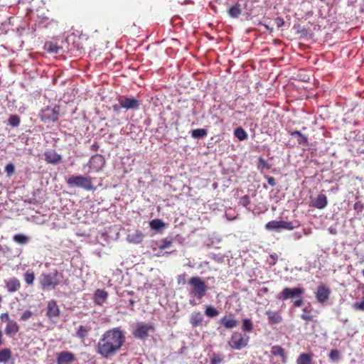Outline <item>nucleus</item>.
<instances>
[{
  "instance_id": "obj_16",
  "label": "nucleus",
  "mask_w": 364,
  "mask_h": 364,
  "mask_svg": "<svg viewBox=\"0 0 364 364\" xmlns=\"http://www.w3.org/2000/svg\"><path fill=\"white\" fill-rule=\"evenodd\" d=\"M144 236V234L141 230H136L134 232L129 233L126 237V240L129 243L138 245L143 242Z\"/></svg>"
},
{
  "instance_id": "obj_35",
  "label": "nucleus",
  "mask_w": 364,
  "mask_h": 364,
  "mask_svg": "<svg viewBox=\"0 0 364 364\" xmlns=\"http://www.w3.org/2000/svg\"><path fill=\"white\" fill-rule=\"evenodd\" d=\"M152 230H158L165 226V223L160 219H154L149 223Z\"/></svg>"
},
{
  "instance_id": "obj_44",
  "label": "nucleus",
  "mask_w": 364,
  "mask_h": 364,
  "mask_svg": "<svg viewBox=\"0 0 364 364\" xmlns=\"http://www.w3.org/2000/svg\"><path fill=\"white\" fill-rule=\"evenodd\" d=\"M5 171L9 176H11L15 171V167L12 164H9L6 166Z\"/></svg>"
},
{
  "instance_id": "obj_1",
  "label": "nucleus",
  "mask_w": 364,
  "mask_h": 364,
  "mask_svg": "<svg viewBox=\"0 0 364 364\" xmlns=\"http://www.w3.org/2000/svg\"><path fill=\"white\" fill-rule=\"evenodd\" d=\"M124 332L118 327L105 331L97 344V352L105 358L114 356L125 342Z\"/></svg>"
},
{
  "instance_id": "obj_27",
  "label": "nucleus",
  "mask_w": 364,
  "mask_h": 364,
  "mask_svg": "<svg viewBox=\"0 0 364 364\" xmlns=\"http://www.w3.org/2000/svg\"><path fill=\"white\" fill-rule=\"evenodd\" d=\"M11 351L9 348L0 350V363H7L11 358Z\"/></svg>"
},
{
  "instance_id": "obj_6",
  "label": "nucleus",
  "mask_w": 364,
  "mask_h": 364,
  "mask_svg": "<svg viewBox=\"0 0 364 364\" xmlns=\"http://www.w3.org/2000/svg\"><path fill=\"white\" fill-rule=\"evenodd\" d=\"M249 339V336H243L238 332H235L232 334L228 344L230 348L234 350H241L247 346Z\"/></svg>"
},
{
  "instance_id": "obj_49",
  "label": "nucleus",
  "mask_w": 364,
  "mask_h": 364,
  "mask_svg": "<svg viewBox=\"0 0 364 364\" xmlns=\"http://www.w3.org/2000/svg\"><path fill=\"white\" fill-rule=\"evenodd\" d=\"M1 319L2 321H4V319H6L7 321H9V320H11V319L9 318V314H8L7 313L2 314L1 315Z\"/></svg>"
},
{
  "instance_id": "obj_59",
  "label": "nucleus",
  "mask_w": 364,
  "mask_h": 364,
  "mask_svg": "<svg viewBox=\"0 0 364 364\" xmlns=\"http://www.w3.org/2000/svg\"><path fill=\"white\" fill-rule=\"evenodd\" d=\"M2 250V247H1V245H0V251Z\"/></svg>"
},
{
  "instance_id": "obj_40",
  "label": "nucleus",
  "mask_w": 364,
  "mask_h": 364,
  "mask_svg": "<svg viewBox=\"0 0 364 364\" xmlns=\"http://www.w3.org/2000/svg\"><path fill=\"white\" fill-rule=\"evenodd\" d=\"M257 168L260 170H269L271 168V166L267 162L266 160L260 157L258 160Z\"/></svg>"
},
{
  "instance_id": "obj_2",
  "label": "nucleus",
  "mask_w": 364,
  "mask_h": 364,
  "mask_svg": "<svg viewBox=\"0 0 364 364\" xmlns=\"http://www.w3.org/2000/svg\"><path fill=\"white\" fill-rule=\"evenodd\" d=\"M66 182L69 186L82 188L87 191H94L96 187L93 183V178L90 176L73 175Z\"/></svg>"
},
{
  "instance_id": "obj_46",
  "label": "nucleus",
  "mask_w": 364,
  "mask_h": 364,
  "mask_svg": "<svg viewBox=\"0 0 364 364\" xmlns=\"http://www.w3.org/2000/svg\"><path fill=\"white\" fill-rule=\"evenodd\" d=\"M353 208L357 212H362L364 209V205L360 201H358L354 204Z\"/></svg>"
},
{
  "instance_id": "obj_47",
  "label": "nucleus",
  "mask_w": 364,
  "mask_h": 364,
  "mask_svg": "<svg viewBox=\"0 0 364 364\" xmlns=\"http://www.w3.org/2000/svg\"><path fill=\"white\" fill-rule=\"evenodd\" d=\"M329 356L333 360H336L338 358L339 353L337 350H332L330 352Z\"/></svg>"
},
{
  "instance_id": "obj_23",
  "label": "nucleus",
  "mask_w": 364,
  "mask_h": 364,
  "mask_svg": "<svg viewBox=\"0 0 364 364\" xmlns=\"http://www.w3.org/2000/svg\"><path fill=\"white\" fill-rule=\"evenodd\" d=\"M327 198L324 194H319L312 201V206L318 209H323L327 205Z\"/></svg>"
},
{
  "instance_id": "obj_45",
  "label": "nucleus",
  "mask_w": 364,
  "mask_h": 364,
  "mask_svg": "<svg viewBox=\"0 0 364 364\" xmlns=\"http://www.w3.org/2000/svg\"><path fill=\"white\" fill-rule=\"evenodd\" d=\"M32 316V312L30 310L25 311L21 316V319L23 321H27Z\"/></svg>"
},
{
  "instance_id": "obj_53",
  "label": "nucleus",
  "mask_w": 364,
  "mask_h": 364,
  "mask_svg": "<svg viewBox=\"0 0 364 364\" xmlns=\"http://www.w3.org/2000/svg\"><path fill=\"white\" fill-rule=\"evenodd\" d=\"M113 109L115 111H118L119 110V106L117 105H113Z\"/></svg>"
},
{
  "instance_id": "obj_39",
  "label": "nucleus",
  "mask_w": 364,
  "mask_h": 364,
  "mask_svg": "<svg viewBox=\"0 0 364 364\" xmlns=\"http://www.w3.org/2000/svg\"><path fill=\"white\" fill-rule=\"evenodd\" d=\"M253 329L252 322L249 318H245L242 322V330L245 332H251Z\"/></svg>"
},
{
  "instance_id": "obj_58",
  "label": "nucleus",
  "mask_w": 364,
  "mask_h": 364,
  "mask_svg": "<svg viewBox=\"0 0 364 364\" xmlns=\"http://www.w3.org/2000/svg\"><path fill=\"white\" fill-rule=\"evenodd\" d=\"M264 291L265 292H267V288H264Z\"/></svg>"
},
{
  "instance_id": "obj_8",
  "label": "nucleus",
  "mask_w": 364,
  "mask_h": 364,
  "mask_svg": "<svg viewBox=\"0 0 364 364\" xmlns=\"http://www.w3.org/2000/svg\"><path fill=\"white\" fill-rule=\"evenodd\" d=\"M155 327L154 324H147L145 323H139L133 331V336L139 339L145 340L149 336V332H154Z\"/></svg>"
},
{
  "instance_id": "obj_11",
  "label": "nucleus",
  "mask_w": 364,
  "mask_h": 364,
  "mask_svg": "<svg viewBox=\"0 0 364 364\" xmlns=\"http://www.w3.org/2000/svg\"><path fill=\"white\" fill-rule=\"evenodd\" d=\"M304 292V289L295 287L293 289L285 287L282 291H281L277 298L279 300H287L289 298H293L296 296H300Z\"/></svg>"
},
{
  "instance_id": "obj_10",
  "label": "nucleus",
  "mask_w": 364,
  "mask_h": 364,
  "mask_svg": "<svg viewBox=\"0 0 364 364\" xmlns=\"http://www.w3.org/2000/svg\"><path fill=\"white\" fill-rule=\"evenodd\" d=\"M60 316V309L55 300H50L47 304L46 316L53 322H56Z\"/></svg>"
},
{
  "instance_id": "obj_51",
  "label": "nucleus",
  "mask_w": 364,
  "mask_h": 364,
  "mask_svg": "<svg viewBox=\"0 0 364 364\" xmlns=\"http://www.w3.org/2000/svg\"><path fill=\"white\" fill-rule=\"evenodd\" d=\"M182 277H183V279H181V280H179V281H178V283L182 282L183 284H185V283H186L185 274H183Z\"/></svg>"
},
{
  "instance_id": "obj_32",
  "label": "nucleus",
  "mask_w": 364,
  "mask_h": 364,
  "mask_svg": "<svg viewBox=\"0 0 364 364\" xmlns=\"http://www.w3.org/2000/svg\"><path fill=\"white\" fill-rule=\"evenodd\" d=\"M301 318L306 321H312L314 320V315L311 313V310L307 307L303 309Z\"/></svg>"
},
{
  "instance_id": "obj_22",
  "label": "nucleus",
  "mask_w": 364,
  "mask_h": 364,
  "mask_svg": "<svg viewBox=\"0 0 364 364\" xmlns=\"http://www.w3.org/2000/svg\"><path fill=\"white\" fill-rule=\"evenodd\" d=\"M19 331L18 324L14 320H9L5 328V333L9 336L16 335Z\"/></svg>"
},
{
  "instance_id": "obj_15",
  "label": "nucleus",
  "mask_w": 364,
  "mask_h": 364,
  "mask_svg": "<svg viewBox=\"0 0 364 364\" xmlns=\"http://www.w3.org/2000/svg\"><path fill=\"white\" fill-rule=\"evenodd\" d=\"M5 287L9 293H14L21 289L20 280L15 277H11L4 280Z\"/></svg>"
},
{
  "instance_id": "obj_12",
  "label": "nucleus",
  "mask_w": 364,
  "mask_h": 364,
  "mask_svg": "<svg viewBox=\"0 0 364 364\" xmlns=\"http://www.w3.org/2000/svg\"><path fill=\"white\" fill-rule=\"evenodd\" d=\"M119 107L126 109H136L139 107V102L134 97L121 96L118 99Z\"/></svg>"
},
{
  "instance_id": "obj_7",
  "label": "nucleus",
  "mask_w": 364,
  "mask_h": 364,
  "mask_svg": "<svg viewBox=\"0 0 364 364\" xmlns=\"http://www.w3.org/2000/svg\"><path fill=\"white\" fill-rule=\"evenodd\" d=\"M299 224L294 225L292 222L284 221V220H271L265 225V229L267 230H275L280 231L282 229L292 230L296 227H299Z\"/></svg>"
},
{
  "instance_id": "obj_9",
  "label": "nucleus",
  "mask_w": 364,
  "mask_h": 364,
  "mask_svg": "<svg viewBox=\"0 0 364 364\" xmlns=\"http://www.w3.org/2000/svg\"><path fill=\"white\" fill-rule=\"evenodd\" d=\"M105 164V158L100 154H95L90 158L87 164L89 166L88 172H99L103 168Z\"/></svg>"
},
{
  "instance_id": "obj_36",
  "label": "nucleus",
  "mask_w": 364,
  "mask_h": 364,
  "mask_svg": "<svg viewBox=\"0 0 364 364\" xmlns=\"http://www.w3.org/2000/svg\"><path fill=\"white\" fill-rule=\"evenodd\" d=\"M173 243V239L169 237H165L161 240L160 245L159 246V248L161 250H165L166 248H168L171 246Z\"/></svg>"
},
{
  "instance_id": "obj_60",
  "label": "nucleus",
  "mask_w": 364,
  "mask_h": 364,
  "mask_svg": "<svg viewBox=\"0 0 364 364\" xmlns=\"http://www.w3.org/2000/svg\"><path fill=\"white\" fill-rule=\"evenodd\" d=\"M363 275L364 276V269L362 271Z\"/></svg>"
},
{
  "instance_id": "obj_17",
  "label": "nucleus",
  "mask_w": 364,
  "mask_h": 364,
  "mask_svg": "<svg viewBox=\"0 0 364 364\" xmlns=\"http://www.w3.org/2000/svg\"><path fill=\"white\" fill-rule=\"evenodd\" d=\"M220 323L228 329L233 328L238 324V321L234 318V315L232 314H230L229 315L221 318Z\"/></svg>"
},
{
  "instance_id": "obj_20",
  "label": "nucleus",
  "mask_w": 364,
  "mask_h": 364,
  "mask_svg": "<svg viewBox=\"0 0 364 364\" xmlns=\"http://www.w3.org/2000/svg\"><path fill=\"white\" fill-rule=\"evenodd\" d=\"M61 159V156L54 150L48 151L45 153V160L48 164H56L60 162Z\"/></svg>"
},
{
  "instance_id": "obj_18",
  "label": "nucleus",
  "mask_w": 364,
  "mask_h": 364,
  "mask_svg": "<svg viewBox=\"0 0 364 364\" xmlns=\"http://www.w3.org/2000/svg\"><path fill=\"white\" fill-rule=\"evenodd\" d=\"M108 297V293L103 289H97L93 296L94 302L99 306H102Z\"/></svg>"
},
{
  "instance_id": "obj_54",
  "label": "nucleus",
  "mask_w": 364,
  "mask_h": 364,
  "mask_svg": "<svg viewBox=\"0 0 364 364\" xmlns=\"http://www.w3.org/2000/svg\"><path fill=\"white\" fill-rule=\"evenodd\" d=\"M2 337H3V333H2V331L0 330V346L1 345V340H2Z\"/></svg>"
},
{
  "instance_id": "obj_5",
  "label": "nucleus",
  "mask_w": 364,
  "mask_h": 364,
  "mask_svg": "<svg viewBox=\"0 0 364 364\" xmlns=\"http://www.w3.org/2000/svg\"><path fill=\"white\" fill-rule=\"evenodd\" d=\"M60 113V107H47L43 109L39 113L41 120L45 123L55 122L58 120Z\"/></svg>"
},
{
  "instance_id": "obj_30",
  "label": "nucleus",
  "mask_w": 364,
  "mask_h": 364,
  "mask_svg": "<svg viewBox=\"0 0 364 364\" xmlns=\"http://www.w3.org/2000/svg\"><path fill=\"white\" fill-rule=\"evenodd\" d=\"M35 277V274L31 269L27 270L23 274L25 282L28 285L33 284Z\"/></svg>"
},
{
  "instance_id": "obj_38",
  "label": "nucleus",
  "mask_w": 364,
  "mask_h": 364,
  "mask_svg": "<svg viewBox=\"0 0 364 364\" xmlns=\"http://www.w3.org/2000/svg\"><path fill=\"white\" fill-rule=\"evenodd\" d=\"M272 353L275 355H279L282 358H285L286 357L284 350L279 346L272 347Z\"/></svg>"
},
{
  "instance_id": "obj_41",
  "label": "nucleus",
  "mask_w": 364,
  "mask_h": 364,
  "mask_svg": "<svg viewBox=\"0 0 364 364\" xmlns=\"http://www.w3.org/2000/svg\"><path fill=\"white\" fill-rule=\"evenodd\" d=\"M89 329H87L84 326H80L77 331V336L80 338H85V337L87 336V332Z\"/></svg>"
},
{
  "instance_id": "obj_13",
  "label": "nucleus",
  "mask_w": 364,
  "mask_h": 364,
  "mask_svg": "<svg viewBox=\"0 0 364 364\" xmlns=\"http://www.w3.org/2000/svg\"><path fill=\"white\" fill-rule=\"evenodd\" d=\"M76 360L75 354L70 351L56 353V364H73Z\"/></svg>"
},
{
  "instance_id": "obj_52",
  "label": "nucleus",
  "mask_w": 364,
  "mask_h": 364,
  "mask_svg": "<svg viewBox=\"0 0 364 364\" xmlns=\"http://www.w3.org/2000/svg\"><path fill=\"white\" fill-rule=\"evenodd\" d=\"M190 304H191L192 306H196V305H197V303L195 301V300H191V301H190Z\"/></svg>"
},
{
  "instance_id": "obj_43",
  "label": "nucleus",
  "mask_w": 364,
  "mask_h": 364,
  "mask_svg": "<svg viewBox=\"0 0 364 364\" xmlns=\"http://www.w3.org/2000/svg\"><path fill=\"white\" fill-rule=\"evenodd\" d=\"M353 308L355 310L364 311V296L363 297L362 301L354 303Z\"/></svg>"
},
{
  "instance_id": "obj_29",
  "label": "nucleus",
  "mask_w": 364,
  "mask_h": 364,
  "mask_svg": "<svg viewBox=\"0 0 364 364\" xmlns=\"http://www.w3.org/2000/svg\"><path fill=\"white\" fill-rule=\"evenodd\" d=\"M208 132L205 129H196L191 132V136L194 139H200L206 136Z\"/></svg>"
},
{
  "instance_id": "obj_31",
  "label": "nucleus",
  "mask_w": 364,
  "mask_h": 364,
  "mask_svg": "<svg viewBox=\"0 0 364 364\" xmlns=\"http://www.w3.org/2000/svg\"><path fill=\"white\" fill-rule=\"evenodd\" d=\"M46 50L50 53H58L60 47L58 46L56 43L52 42H47L45 44Z\"/></svg>"
},
{
  "instance_id": "obj_55",
  "label": "nucleus",
  "mask_w": 364,
  "mask_h": 364,
  "mask_svg": "<svg viewBox=\"0 0 364 364\" xmlns=\"http://www.w3.org/2000/svg\"><path fill=\"white\" fill-rule=\"evenodd\" d=\"M129 301L131 305H134L135 303V301L133 299H130Z\"/></svg>"
},
{
  "instance_id": "obj_56",
  "label": "nucleus",
  "mask_w": 364,
  "mask_h": 364,
  "mask_svg": "<svg viewBox=\"0 0 364 364\" xmlns=\"http://www.w3.org/2000/svg\"><path fill=\"white\" fill-rule=\"evenodd\" d=\"M265 26V28L267 29V30H272V28H270L267 25H264Z\"/></svg>"
},
{
  "instance_id": "obj_19",
  "label": "nucleus",
  "mask_w": 364,
  "mask_h": 364,
  "mask_svg": "<svg viewBox=\"0 0 364 364\" xmlns=\"http://www.w3.org/2000/svg\"><path fill=\"white\" fill-rule=\"evenodd\" d=\"M203 315L200 311H193L190 316V323L194 328L202 326Z\"/></svg>"
},
{
  "instance_id": "obj_50",
  "label": "nucleus",
  "mask_w": 364,
  "mask_h": 364,
  "mask_svg": "<svg viewBox=\"0 0 364 364\" xmlns=\"http://www.w3.org/2000/svg\"><path fill=\"white\" fill-rule=\"evenodd\" d=\"M302 304H303V300H302L301 299H298V300H296V301L294 302V305L295 306H301Z\"/></svg>"
},
{
  "instance_id": "obj_25",
  "label": "nucleus",
  "mask_w": 364,
  "mask_h": 364,
  "mask_svg": "<svg viewBox=\"0 0 364 364\" xmlns=\"http://www.w3.org/2000/svg\"><path fill=\"white\" fill-rule=\"evenodd\" d=\"M313 355L309 353H301L296 359V364H313Z\"/></svg>"
},
{
  "instance_id": "obj_24",
  "label": "nucleus",
  "mask_w": 364,
  "mask_h": 364,
  "mask_svg": "<svg viewBox=\"0 0 364 364\" xmlns=\"http://www.w3.org/2000/svg\"><path fill=\"white\" fill-rule=\"evenodd\" d=\"M228 15L232 18H237L242 14L241 5L239 3L231 6L228 10Z\"/></svg>"
},
{
  "instance_id": "obj_33",
  "label": "nucleus",
  "mask_w": 364,
  "mask_h": 364,
  "mask_svg": "<svg viewBox=\"0 0 364 364\" xmlns=\"http://www.w3.org/2000/svg\"><path fill=\"white\" fill-rule=\"evenodd\" d=\"M234 134L240 141L246 139L248 136L247 132L242 127L236 128L234 131Z\"/></svg>"
},
{
  "instance_id": "obj_21",
  "label": "nucleus",
  "mask_w": 364,
  "mask_h": 364,
  "mask_svg": "<svg viewBox=\"0 0 364 364\" xmlns=\"http://www.w3.org/2000/svg\"><path fill=\"white\" fill-rule=\"evenodd\" d=\"M268 323L271 326L278 324L282 321V317L278 311H267Z\"/></svg>"
},
{
  "instance_id": "obj_42",
  "label": "nucleus",
  "mask_w": 364,
  "mask_h": 364,
  "mask_svg": "<svg viewBox=\"0 0 364 364\" xmlns=\"http://www.w3.org/2000/svg\"><path fill=\"white\" fill-rule=\"evenodd\" d=\"M223 358L222 355L213 353L210 358V364H220L223 362Z\"/></svg>"
},
{
  "instance_id": "obj_48",
  "label": "nucleus",
  "mask_w": 364,
  "mask_h": 364,
  "mask_svg": "<svg viewBox=\"0 0 364 364\" xmlns=\"http://www.w3.org/2000/svg\"><path fill=\"white\" fill-rule=\"evenodd\" d=\"M266 178L267 179V182H268L269 185H270L272 187L276 185V181H275V179L274 177L267 176Z\"/></svg>"
},
{
  "instance_id": "obj_14",
  "label": "nucleus",
  "mask_w": 364,
  "mask_h": 364,
  "mask_svg": "<svg viewBox=\"0 0 364 364\" xmlns=\"http://www.w3.org/2000/svg\"><path fill=\"white\" fill-rule=\"evenodd\" d=\"M331 294V289L324 284H321L317 288L316 298L318 303L323 304L328 301Z\"/></svg>"
},
{
  "instance_id": "obj_37",
  "label": "nucleus",
  "mask_w": 364,
  "mask_h": 364,
  "mask_svg": "<svg viewBox=\"0 0 364 364\" xmlns=\"http://www.w3.org/2000/svg\"><path fill=\"white\" fill-rule=\"evenodd\" d=\"M205 314L207 316L213 318L219 314V311L213 306L209 305L205 307Z\"/></svg>"
},
{
  "instance_id": "obj_26",
  "label": "nucleus",
  "mask_w": 364,
  "mask_h": 364,
  "mask_svg": "<svg viewBox=\"0 0 364 364\" xmlns=\"http://www.w3.org/2000/svg\"><path fill=\"white\" fill-rule=\"evenodd\" d=\"M289 134L291 136H296L298 137L297 142L299 144L307 145L308 144V139L307 136L303 134L300 131H289Z\"/></svg>"
},
{
  "instance_id": "obj_34",
  "label": "nucleus",
  "mask_w": 364,
  "mask_h": 364,
  "mask_svg": "<svg viewBox=\"0 0 364 364\" xmlns=\"http://www.w3.org/2000/svg\"><path fill=\"white\" fill-rule=\"evenodd\" d=\"M13 240L14 242L21 244L26 245L28 242L29 238L26 235L23 234H16L13 237Z\"/></svg>"
},
{
  "instance_id": "obj_61",
  "label": "nucleus",
  "mask_w": 364,
  "mask_h": 364,
  "mask_svg": "<svg viewBox=\"0 0 364 364\" xmlns=\"http://www.w3.org/2000/svg\"><path fill=\"white\" fill-rule=\"evenodd\" d=\"M139 364H142L141 363H139Z\"/></svg>"
},
{
  "instance_id": "obj_57",
  "label": "nucleus",
  "mask_w": 364,
  "mask_h": 364,
  "mask_svg": "<svg viewBox=\"0 0 364 364\" xmlns=\"http://www.w3.org/2000/svg\"><path fill=\"white\" fill-rule=\"evenodd\" d=\"M189 3H191V0H186L185 1V4H189Z\"/></svg>"
},
{
  "instance_id": "obj_28",
  "label": "nucleus",
  "mask_w": 364,
  "mask_h": 364,
  "mask_svg": "<svg viewBox=\"0 0 364 364\" xmlns=\"http://www.w3.org/2000/svg\"><path fill=\"white\" fill-rule=\"evenodd\" d=\"M8 124L12 127H18L21 124V117L17 114H11L8 119Z\"/></svg>"
},
{
  "instance_id": "obj_4",
  "label": "nucleus",
  "mask_w": 364,
  "mask_h": 364,
  "mask_svg": "<svg viewBox=\"0 0 364 364\" xmlns=\"http://www.w3.org/2000/svg\"><path fill=\"white\" fill-rule=\"evenodd\" d=\"M188 284L191 286L190 294L201 299L206 295L208 286L202 278L199 277H193L188 280Z\"/></svg>"
},
{
  "instance_id": "obj_3",
  "label": "nucleus",
  "mask_w": 364,
  "mask_h": 364,
  "mask_svg": "<svg viewBox=\"0 0 364 364\" xmlns=\"http://www.w3.org/2000/svg\"><path fill=\"white\" fill-rule=\"evenodd\" d=\"M63 274L57 269L52 272L41 274L39 277V282L43 290H51L55 289L60 282Z\"/></svg>"
}]
</instances>
